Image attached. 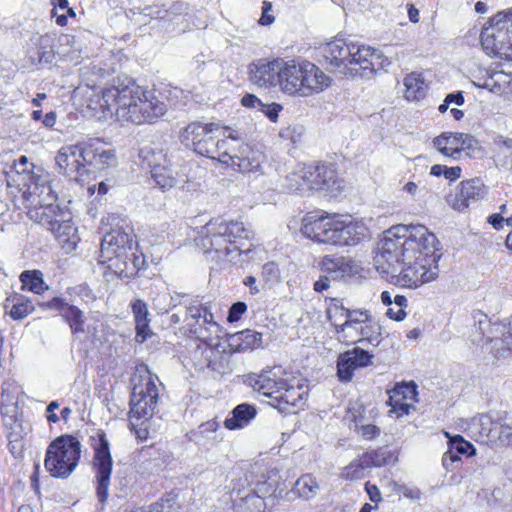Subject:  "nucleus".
Segmentation results:
<instances>
[{"instance_id": "nucleus-22", "label": "nucleus", "mask_w": 512, "mask_h": 512, "mask_svg": "<svg viewBox=\"0 0 512 512\" xmlns=\"http://www.w3.org/2000/svg\"><path fill=\"white\" fill-rule=\"evenodd\" d=\"M137 99L140 110L131 112L133 124L152 123L166 112V105L151 91L143 89V94L138 95Z\"/></svg>"}, {"instance_id": "nucleus-59", "label": "nucleus", "mask_w": 512, "mask_h": 512, "mask_svg": "<svg viewBox=\"0 0 512 512\" xmlns=\"http://www.w3.org/2000/svg\"><path fill=\"white\" fill-rule=\"evenodd\" d=\"M247 310V305L246 303L244 302H236L234 303L230 309H229V312H228V321L229 322H236L238 321L241 316L246 312Z\"/></svg>"}, {"instance_id": "nucleus-36", "label": "nucleus", "mask_w": 512, "mask_h": 512, "mask_svg": "<svg viewBox=\"0 0 512 512\" xmlns=\"http://www.w3.org/2000/svg\"><path fill=\"white\" fill-rule=\"evenodd\" d=\"M4 308L6 313H8L12 319L20 320L34 310V305L31 300L15 294L6 299Z\"/></svg>"}, {"instance_id": "nucleus-39", "label": "nucleus", "mask_w": 512, "mask_h": 512, "mask_svg": "<svg viewBox=\"0 0 512 512\" xmlns=\"http://www.w3.org/2000/svg\"><path fill=\"white\" fill-rule=\"evenodd\" d=\"M384 464V459H379L378 454L371 453L364 455L362 459L357 462H352L348 467L345 468V476L351 480L362 477V470L369 467L370 465L380 467Z\"/></svg>"}, {"instance_id": "nucleus-3", "label": "nucleus", "mask_w": 512, "mask_h": 512, "mask_svg": "<svg viewBox=\"0 0 512 512\" xmlns=\"http://www.w3.org/2000/svg\"><path fill=\"white\" fill-rule=\"evenodd\" d=\"M250 235L240 221L214 219L201 228L197 244L205 253L214 252L218 260L236 262L242 253L250 251V246L245 248Z\"/></svg>"}, {"instance_id": "nucleus-33", "label": "nucleus", "mask_w": 512, "mask_h": 512, "mask_svg": "<svg viewBox=\"0 0 512 512\" xmlns=\"http://www.w3.org/2000/svg\"><path fill=\"white\" fill-rule=\"evenodd\" d=\"M99 262L107 265V269L119 278H130L135 276V266L129 264V253L109 255L108 258H101Z\"/></svg>"}, {"instance_id": "nucleus-54", "label": "nucleus", "mask_w": 512, "mask_h": 512, "mask_svg": "<svg viewBox=\"0 0 512 512\" xmlns=\"http://www.w3.org/2000/svg\"><path fill=\"white\" fill-rule=\"evenodd\" d=\"M459 455L471 456L475 454V449L472 444L465 441L461 436H455L449 443Z\"/></svg>"}, {"instance_id": "nucleus-23", "label": "nucleus", "mask_w": 512, "mask_h": 512, "mask_svg": "<svg viewBox=\"0 0 512 512\" xmlns=\"http://www.w3.org/2000/svg\"><path fill=\"white\" fill-rule=\"evenodd\" d=\"M38 304L42 308L58 311L69 324L72 333L77 334L84 332V315L77 306L70 305L58 297H54L47 302H38Z\"/></svg>"}, {"instance_id": "nucleus-30", "label": "nucleus", "mask_w": 512, "mask_h": 512, "mask_svg": "<svg viewBox=\"0 0 512 512\" xmlns=\"http://www.w3.org/2000/svg\"><path fill=\"white\" fill-rule=\"evenodd\" d=\"M256 414L255 406L248 403L239 404L231 411V416L225 419L224 426L228 430L242 429L256 417Z\"/></svg>"}, {"instance_id": "nucleus-38", "label": "nucleus", "mask_w": 512, "mask_h": 512, "mask_svg": "<svg viewBox=\"0 0 512 512\" xmlns=\"http://www.w3.org/2000/svg\"><path fill=\"white\" fill-rule=\"evenodd\" d=\"M325 304L328 321L336 331L342 329L347 315V309L343 306L342 301L337 298H326Z\"/></svg>"}, {"instance_id": "nucleus-50", "label": "nucleus", "mask_w": 512, "mask_h": 512, "mask_svg": "<svg viewBox=\"0 0 512 512\" xmlns=\"http://www.w3.org/2000/svg\"><path fill=\"white\" fill-rule=\"evenodd\" d=\"M357 367L352 364L351 356L347 353L341 354L337 362V374L341 381H350L353 376V371Z\"/></svg>"}, {"instance_id": "nucleus-52", "label": "nucleus", "mask_w": 512, "mask_h": 512, "mask_svg": "<svg viewBox=\"0 0 512 512\" xmlns=\"http://www.w3.org/2000/svg\"><path fill=\"white\" fill-rule=\"evenodd\" d=\"M347 356H351V361L354 366L365 367L370 364L372 355L367 351L357 347L346 352Z\"/></svg>"}, {"instance_id": "nucleus-13", "label": "nucleus", "mask_w": 512, "mask_h": 512, "mask_svg": "<svg viewBox=\"0 0 512 512\" xmlns=\"http://www.w3.org/2000/svg\"><path fill=\"white\" fill-rule=\"evenodd\" d=\"M363 226L340 220L339 215L330 217L322 211V244L355 245L364 237Z\"/></svg>"}, {"instance_id": "nucleus-61", "label": "nucleus", "mask_w": 512, "mask_h": 512, "mask_svg": "<svg viewBox=\"0 0 512 512\" xmlns=\"http://www.w3.org/2000/svg\"><path fill=\"white\" fill-rule=\"evenodd\" d=\"M272 4L268 1H264L262 4V16L259 20L261 25H269L274 22V16L271 15Z\"/></svg>"}, {"instance_id": "nucleus-6", "label": "nucleus", "mask_w": 512, "mask_h": 512, "mask_svg": "<svg viewBox=\"0 0 512 512\" xmlns=\"http://www.w3.org/2000/svg\"><path fill=\"white\" fill-rule=\"evenodd\" d=\"M81 455V443L72 435H61L46 451L44 466L55 478L65 479L76 469Z\"/></svg>"}, {"instance_id": "nucleus-8", "label": "nucleus", "mask_w": 512, "mask_h": 512, "mask_svg": "<svg viewBox=\"0 0 512 512\" xmlns=\"http://www.w3.org/2000/svg\"><path fill=\"white\" fill-rule=\"evenodd\" d=\"M319 69L309 62L282 61L280 90L288 95L310 96L319 85Z\"/></svg>"}, {"instance_id": "nucleus-18", "label": "nucleus", "mask_w": 512, "mask_h": 512, "mask_svg": "<svg viewBox=\"0 0 512 512\" xmlns=\"http://www.w3.org/2000/svg\"><path fill=\"white\" fill-rule=\"evenodd\" d=\"M287 373L281 366H275L270 370L263 371L257 377H251L250 386L259 394L272 399L275 402V395L280 394L281 390L288 385V378L284 377Z\"/></svg>"}, {"instance_id": "nucleus-1", "label": "nucleus", "mask_w": 512, "mask_h": 512, "mask_svg": "<svg viewBox=\"0 0 512 512\" xmlns=\"http://www.w3.org/2000/svg\"><path fill=\"white\" fill-rule=\"evenodd\" d=\"M433 233L423 225H396L384 231L378 241L373 258L376 270L382 274L390 273L397 263L411 261L418 247L436 244Z\"/></svg>"}, {"instance_id": "nucleus-4", "label": "nucleus", "mask_w": 512, "mask_h": 512, "mask_svg": "<svg viewBox=\"0 0 512 512\" xmlns=\"http://www.w3.org/2000/svg\"><path fill=\"white\" fill-rule=\"evenodd\" d=\"M158 381V377L148 369H145L144 374L133 378L129 421L131 429L140 439H146L147 428L142 426L156 413L159 401Z\"/></svg>"}, {"instance_id": "nucleus-19", "label": "nucleus", "mask_w": 512, "mask_h": 512, "mask_svg": "<svg viewBox=\"0 0 512 512\" xmlns=\"http://www.w3.org/2000/svg\"><path fill=\"white\" fill-rule=\"evenodd\" d=\"M283 59L267 61L259 59L249 66V79L258 87L280 86V74Z\"/></svg>"}, {"instance_id": "nucleus-7", "label": "nucleus", "mask_w": 512, "mask_h": 512, "mask_svg": "<svg viewBox=\"0 0 512 512\" xmlns=\"http://www.w3.org/2000/svg\"><path fill=\"white\" fill-rule=\"evenodd\" d=\"M477 316L473 343L495 358L507 357L512 352V316L508 324L491 323L482 313Z\"/></svg>"}, {"instance_id": "nucleus-45", "label": "nucleus", "mask_w": 512, "mask_h": 512, "mask_svg": "<svg viewBox=\"0 0 512 512\" xmlns=\"http://www.w3.org/2000/svg\"><path fill=\"white\" fill-rule=\"evenodd\" d=\"M20 280L22 289H27L37 294L44 290L45 283L39 271H24L20 275Z\"/></svg>"}, {"instance_id": "nucleus-47", "label": "nucleus", "mask_w": 512, "mask_h": 512, "mask_svg": "<svg viewBox=\"0 0 512 512\" xmlns=\"http://www.w3.org/2000/svg\"><path fill=\"white\" fill-rule=\"evenodd\" d=\"M363 324L364 322L361 324L344 322L343 328L337 330L338 339L346 343H357Z\"/></svg>"}, {"instance_id": "nucleus-32", "label": "nucleus", "mask_w": 512, "mask_h": 512, "mask_svg": "<svg viewBox=\"0 0 512 512\" xmlns=\"http://www.w3.org/2000/svg\"><path fill=\"white\" fill-rule=\"evenodd\" d=\"M132 312L135 320L136 339L138 342H144L150 335L151 329L149 327V312L147 304L140 299L132 303Z\"/></svg>"}, {"instance_id": "nucleus-14", "label": "nucleus", "mask_w": 512, "mask_h": 512, "mask_svg": "<svg viewBox=\"0 0 512 512\" xmlns=\"http://www.w3.org/2000/svg\"><path fill=\"white\" fill-rule=\"evenodd\" d=\"M231 144L221 154V163L240 173H256L260 171L264 155L248 144L237 145V137L230 134Z\"/></svg>"}, {"instance_id": "nucleus-46", "label": "nucleus", "mask_w": 512, "mask_h": 512, "mask_svg": "<svg viewBox=\"0 0 512 512\" xmlns=\"http://www.w3.org/2000/svg\"><path fill=\"white\" fill-rule=\"evenodd\" d=\"M140 156L150 167V171L154 170L158 166H163L168 164V160L166 159V155L162 150H154L152 148H143L140 150Z\"/></svg>"}, {"instance_id": "nucleus-26", "label": "nucleus", "mask_w": 512, "mask_h": 512, "mask_svg": "<svg viewBox=\"0 0 512 512\" xmlns=\"http://www.w3.org/2000/svg\"><path fill=\"white\" fill-rule=\"evenodd\" d=\"M353 272L351 261L342 256L322 257V290L327 289L329 284L325 282L328 279H339Z\"/></svg>"}, {"instance_id": "nucleus-35", "label": "nucleus", "mask_w": 512, "mask_h": 512, "mask_svg": "<svg viewBox=\"0 0 512 512\" xmlns=\"http://www.w3.org/2000/svg\"><path fill=\"white\" fill-rule=\"evenodd\" d=\"M459 133L443 132L434 138V147L444 156L458 159L460 157Z\"/></svg>"}, {"instance_id": "nucleus-12", "label": "nucleus", "mask_w": 512, "mask_h": 512, "mask_svg": "<svg viewBox=\"0 0 512 512\" xmlns=\"http://www.w3.org/2000/svg\"><path fill=\"white\" fill-rule=\"evenodd\" d=\"M481 45L487 54L506 55L512 46V8L501 11L489 20L480 35Z\"/></svg>"}, {"instance_id": "nucleus-31", "label": "nucleus", "mask_w": 512, "mask_h": 512, "mask_svg": "<svg viewBox=\"0 0 512 512\" xmlns=\"http://www.w3.org/2000/svg\"><path fill=\"white\" fill-rule=\"evenodd\" d=\"M229 347L236 352L255 349L262 344V334L254 330L246 329L234 333L228 337Z\"/></svg>"}, {"instance_id": "nucleus-25", "label": "nucleus", "mask_w": 512, "mask_h": 512, "mask_svg": "<svg viewBox=\"0 0 512 512\" xmlns=\"http://www.w3.org/2000/svg\"><path fill=\"white\" fill-rule=\"evenodd\" d=\"M318 166L304 167L299 171H295L289 174L285 179V188L289 192H300L304 193L316 189L315 185H318L320 173L317 172Z\"/></svg>"}, {"instance_id": "nucleus-29", "label": "nucleus", "mask_w": 512, "mask_h": 512, "mask_svg": "<svg viewBox=\"0 0 512 512\" xmlns=\"http://www.w3.org/2000/svg\"><path fill=\"white\" fill-rule=\"evenodd\" d=\"M416 396L415 386L399 385L396 386L389 394V400L387 403L391 406V413H394L397 417L407 415L411 408L412 403L407 401H414Z\"/></svg>"}, {"instance_id": "nucleus-56", "label": "nucleus", "mask_w": 512, "mask_h": 512, "mask_svg": "<svg viewBox=\"0 0 512 512\" xmlns=\"http://www.w3.org/2000/svg\"><path fill=\"white\" fill-rule=\"evenodd\" d=\"M262 276L268 282H277L280 277L278 265L275 262L265 263L262 267Z\"/></svg>"}, {"instance_id": "nucleus-57", "label": "nucleus", "mask_w": 512, "mask_h": 512, "mask_svg": "<svg viewBox=\"0 0 512 512\" xmlns=\"http://www.w3.org/2000/svg\"><path fill=\"white\" fill-rule=\"evenodd\" d=\"M371 318L369 311L367 310H349L347 309V315L345 322L352 324H361Z\"/></svg>"}, {"instance_id": "nucleus-60", "label": "nucleus", "mask_w": 512, "mask_h": 512, "mask_svg": "<svg viewBox=\"0 0 512 512\" xmlns=\"http://www.w3.org/2000/svg\"><path fill=\"white\" fill-rule=\"evenodd\" d=\"M460 153L465 150H474L478 144L477 140L470 134L459 133Z\"/></svg>"}, {"instance_id": "nucleus-5", "label": "nucleus", "mask_w": 512, "mask_h": 512, "mask_svg": "<svg viewBox=\"0 0 512 512\" xmlns=\"http://www.w3.org/2000/svg\"><path fill=\"white\" fill-rule=\"evenodd\" d=\"M425 246L418 247L411 261L403 262L405 267L396 276V284L407 288H418L438 278V262L441 254L435 252V244H430L429 248Z\"/></svg>"}, {"instance_id": "nucleus-24", "label": "nucleus", "mask_w": 512, "mask_h": 512, "mask_svg": "<svg viewBox=\"0 0 512 512\" xmlns=\"http://www.w3.org/2000/svg\"><path fill=\"white\" fill-rule=\"evenodd\" d=\"M82 160L85 168L93 167L97 170H103L115 163V155L111 150L105 149L98 140L82 144Z\"/></svg>"}, {"instance_id": "nucleus-17", "label": "nucleus", "mask_w": 512, "mask_h": 512, "mask_svg": "<svg viewBox=\"0 0 512 512\" xmlns=\"http://www.w3.org/2000/svg\"><path fill=\"white\" fill-rule=\"evenodd\" d=\"M59 173L68 176L75 181H81L87 173L82 160V145L63 146L55 157Z\"/></svg>"}, {"instance_id": "nucleus-27", "label": "nucleus", "mask_w": 512, "mask_h": 512, "mask_svg": "<svg viewBox=\"0 0 512 512\" xmlns=\"http://www.w3.org/2000/svg\"><path fill=\"white\" fill-rule=\"evenodd\" d=\"M306 394L307 391L302 385H295L288 379V385H285L280 394L275 395V402L269 403L281 412L292 413V408L298 407Z\"/></svg>"}, {"instance_id": "nucleus-37", "label": "nucleus", "mask_w": 512, "mask_h": 512, "mask_svg": "<svg viewBox=\"0 0 512 512\" xmlns=\"http://www.w3.org/2000/svg\"><path fill=\"white\" fill-rule=\"evenodd\" d=\"M404 85L406 87L405 97L409 101H418L423 99L426 95L427 84L424 78L417 73H411L404 78Z\"/></svg>"}, {"instance_id": "nucleus-9", "label": "nucleus", "mask_w": 512, "mask_h": 512, "mask_svg": "<svg viewBox=\"0 0 512 512\" xmlns=\"http://www.w3.org/2000/svg\"><path fill=\"white\" fill-rule=\"evenodd\" d=\"M143 89L134 83L124 86H111L105 88L99 101L105 116H115L118 121L132 123V113L140 110L138 95Z\"/></svg>"}, {"instance_id": "nucleus-21", "label": "nucleus", "mask_w": 512, "mask_h": 512, "mask_svg": "<svg viewBox=\"0 0 512 512\" xmlns=\"http://www.w3.org/2000/svg\"><path fill=\"white\" fill-rule=\"evenodd\" d=\"M133 237L130 227L112 229L101 241L99 256L108 258L109 255L129 253L132 250Z\"/></svg>"}, {"instance_id": "nucleus-16", "label": "nucleus", "mask_w": 512, "mask_h": 512, "mask_svg": "<svg viewBox=\"0 0 512 512\" xmlns=\"http://www.w3.org/2000/svg\"><path fill=\"white\" fill-rule=\"evenodd\" d=\"M113 461L110 453L109 442L105 435L99 434L98 443L94 446L93 468L97 482L96 494L100 502L104 503L108 498L110 477Z\"/></svg>"}, {"instance_id": "nucleus-43", "label": "nucleus", "mask_w": 512, "mask_h": 512, "mask_svg": "<svg viewBox=\"0 0 512 512\" xmlns=\"http://www.w3.org/2000/svg\"><path fill=\"white\" fill-rule=\"evenodd\" d=\"M150 172L151 177L154 179L155 183L161 189H170L177 182L168 164L158 166L154 170H151Z\"/></svg>"}, {"instance_id": "nucleus-62", "label": "nucleus", "mask_w": 512, "mask_h": 512, "mask_svg": "<svg viewBox=\"0 0 512 512\" xmlns=\"http://www.w3.org/2000/svg\"><path fill=\"white\" fill-rule=\"evenodd\" d=\"M129 264H133L135 266V275L144 268L145 266V257L141 254H136L132 250L129 252Z\"/></svg>"}, {"instance_id": "nucleus-42", "label": "nucleus", "mask_w": 512, "mask_h": 512, "mask_svg": "<svg viewBox=\"0 0 512 512\" xmlns=\"http://www.w3.org/2000/svg\"><path fill=\"white\" fill-rule=\"evenodd\" d=\"M320 214L318 211H311L306 214L302 221L301 233L308 239L319 242Z\"/></svg>"}, {"instance_id": "nucleus-53", "label": "nucleus", "mask_w": 512, "mask_h": 512, "mask_svg": "<svg viewBox=\"0 0 512 512\" xmlns=\"http://www.w3.org/2000/svg\"><path fill=\"white\" fill-rule=\"evenodd\" d=\"M219 427L220 422L216 419H212L199 425L195 434L207 439H216V432Z\"/></svg>"}, {"instance_id": "nucleus-49", "label": "nucleus", "mask_w": 512, "mask_h": 512, "mask_svg": "<svg viewBox=\"0 0 512 512\" xmlns=\"http://www.w3.org/2000/svg\"><path fill=\"white\" fill-rule=\"evenodd\" d=\"M179 508L176 495L168 493L150 506V512H179Z\"/></svg>"}, {"instance_id": "nucleus-64", "label": "nucleus", "mask_w": 512, "mask_h": 512, "mask_svg": "<svg viewBox=\"0 0 512 512\" xmlns=\"http://www.w3.org/2000/svg\"><path fill=\"white\" fill-rule=\"evenodd\" d=\"M359 432L363 437L367 439H372L379 435L380 429L373 424H367L361 426Z\"/></svg>"}, {"instance_id": "nucleus-48", "label": "nucleus", "mask_w": 512, "mask_h": 512, "mask_svg": "<svg viewBox=\"0 0 512 512\" xmlns=\"http://www.w3.org/2000/svg\"><path fill=\"white\" fill-rule=\"evenodd\" d=\"M492 421L488 415L481 414L472 418L470 429L472 433L478 434L480 437H489L491 432Z\"/></svg>"}, {"instance_id": "nucleus-11", "label": "nucleus", "mask_w": 512, "mask_h": 512, "mask_svg": "<svg viewBox=\"0 0 512 512\" xmlns=\"http://www.w3.org/2000/svg\"><path fill=\"white\" fill-rule=\"evenodd\" d=\"M214 130H217L214 123H190L181 133V142L191 146L196 153L221 162V154L230 146L231 138L219 140L213 135Z\"/></svg>"}, {"instance_id": "nucleus-10", "label": "nucleus", "mask_w": 512, "mask_h": 512, "mask_svg": "<svg viewBox=\"0 0 512 512\" xmlns=\"http://www.w3.org/2000/svg\"><path fill=\"white\" fill-rule=\"evenodd\" d=\"M41 193L46 194L51 202L33 199L32 206L27 212L28 217L43 226H47L56 236L69 235L73 229L70 223V214L56 204L57 197L49 185L42 186Z\"/></svg>"}, {"instance_id": "nucleus-51", "label": "nucleus", "mask_w": 512, "mask_h": 512, "mask_svg": "<svg viewBox=\"0 0 512 512\" xmlns=\"http://www.w3.org/2000/svg\"><path fill=\"white\" fill-rule=\"evenodd\" d=\"M210 355L207 356V368L217 375H223L228 368V360L219 352L209 351Z\"/></svg>"}, {"instance_id": "nucleus-34", "label": "nucleus", "mask_w": 512, "mask_h": 512, "mask_svg": "<svg viewBox=\"0 0 512 512\" xmlns=\"http://www.w3.org/2000/svg\"><path fill=\"white\" fill-rule=\"evenodd\" d=\"M346 188V183L342 178L337 176L336 170L327 167L322 173V196L329 199L337 198Z\"/></svg>"}, {"instance_id": "nucleus-28", "label": "nucleus", "mask_w": 512, "mask_h": 512, "mask_svg": "<svg viewBox=\"0 0 512 512\" xmlns=\"http://www.w3.org/2000/svg\"><path fill=\"white\" fill-rule=\"evenodd\" d=\"M485 195V186L480 178H473L462 181L459 192L456 194L454 208L462 211L471 202L482 199Z\"/></svg>"}, {"instance_id": "nucleus-63", "label": "nucleus", "mask_w": 512, "mask_h": 512, "mask_svg": "<svg viewBox=\"0 0 512 512\" xmlns=\"http://www.w3.org/2000/svg\"><path fill=\"white\" fill-rule=\"evenodd\" d=\"M460 460L459 454L449 446V449L447 452L444 453L442 462L443 465L449 469L450 466L454 463Z\"/></svg>"}, {"instance_id": "nucleus-40", "label": "nucleus", "mask_w": 512, "mask_h": 512, "mask_svg": "<svg viewBox=\"0 0 512 512\" xmlns=\"http://www.w3.org/2000/svg\"><path fill=\"white\" fill-rule=\"evenodd\" d=\"M382 339V327L378 321L372 317L364 322L360 331L357 343H369L377 346Z\"/></svg>"}, {"instance_id": "nucleus-55", "label": "nucleus", "mask_w": 512, "mask_h": 512, "mask_svg": "<svg viewBox=\"0 0 512 512\" xmlns=\"http://www.w3.org/2000/svg\"><path fill=\"white\" fill-rule=\"evenodd\" d=\"M276 491L275 484L269 481L258 482L255 489L251 491L265 501L267 496H271Z\"/></svg>"}, {"instance_id": "nucleus-58", "label": "nucleus", "mask_w": 512, "mask_h": 512, "mask_svg": "<svg viewBox=\"0 0 512 512\" xmlns=\"http://www.w3.org/2000/svg\"><path fill=\"white\" fill-rule=\"evenodd\" d=\"M259 110L265 114L271 121L276 122L279 112L282 110L281 105L272 102V103H262L260 104Z\"/></svg>"}, {"instance_id": "nucleus-44", "label": "nucleus", "mask_w": 512, "mask_h": 512, "mask_svg": "<svg viewBox=\"0 0 512 512\" xmlns=\"http://www.w3.org/2000/svg\"><path fill=\"white\" fill-rule=\"evenodd\" d=\"M241 512H263L265 509V501L252 492L246 493L239 500H234Z\"/></svg>"}, {"instance_id": "nucleus-41", "label": "nucleus", "mask_w": 512, "mask_h": 512, "mask_svg": "<svg viewBox=\"0 0 512 512\" xmlns=\"http://www.w3.org/2000/svg\"><path fill=\"white\" fill-rule=\"evenodd\" d=\"M318 488L319 486L316 479L310 474H305L295 482L292 491L299 497L310 499L316 495Z\"/></svg>"}, {"instance_id": "nucleus-15", "label": "nucleus", "mask_w": 512, "mask_h": 512, "mask_svg": "<svg viewBox=\"0 0 512 512\" xmlns=\"http://www.w3.org/2000/svg\"><path fill=\"white\" fill-rule=\"evenodd\" d=\"M184 322L190 335L201 341H208L219 331L213 314L199 301L185 306Z\"/></svg>"}, {"instance_id": "nucleus-2", "label": "nucleus", "mask_w": 512, "mask_h": 512, "mask_svg": "<svg viewBox=\"0 0 512 512\" xmlns=\"http://www.w3.org/2000/svg\"><path fill=\"white\" fill-rule=\"evenodd\" d=\"M322 56L328 64L326 69L340 77L370 79L382 69L381 52L342 38H334L322 45Z\"/></svg>"}, {"instance_id": "nucleus-20", "label": "nucleus", "mask_w": 512, "mask_h": 512, "mask_svg": "<svg viewBox=\"0 0 512 512\" xmlns=\"http://www.w3.org/2000/svg\"><path fill=\"white\" fill-rule=\"evenodd\" d=\"M2 385V392L0 397V412L3 418V424L7 431V438L10 443L19 441L23 436V427L20 420L17 419V406L14 398L11 396L10 387Z\"/></svg>"}]
</instances>
